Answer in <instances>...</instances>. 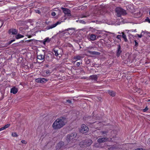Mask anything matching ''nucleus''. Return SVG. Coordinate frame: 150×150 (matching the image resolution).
<instances>
[{"mask_svg": "<svg viewBox=\"0 0 150 150\" xmlns=\"http://www.w3.org/2000/svg\"><path fill=\"white\" fill-rule=\"evenodd\" d=\"M96 35L94 34H91L90 36V39L93 41L96 40Z\"/></svg>", "mask_w": 150, "mask_h": 150, "instance_id": "nucleus-20", "label": "nucleus"}, {"mask_svg": "<svg viewBox=\"0 0 150 150\" xmlns=\"http://www.w3.org/2000/svg\"><path fill=\"white\" fill-rule=\"evenodd\" d=\"M102 134H105L106 133H107V132L106 131H101V132Z\"/></svg>", "mask_w": 150, "mask_h": 150, "instance_id": "nucleus-38", "label": "nucleus"}, {"mask_svg": "<svg viewBox=\"0 0 150 150\" xmlns=\"http://www.w3.org/2000/svg\"><path fill=\"white\" fill-rule=\"evenodd\" d=\"M65 118L63 117L57 119L52 124V128L54 130L60 129L65 124Z\"/></svg>", "mask_w": 150, "mask_h": 150, "instance_id": "nucleus-2", "label": "nucleus"}, {"mask_svg": "<svg viewBox=\"0 0 150 150\" xmlns=\"http://www.w3.org/2000/svg\"><path fill=\"white\" fill-rule=\"evenodd\" d=\"M92 143V141L90 139H86L85 140V145L87 146H90Z\"/></svg>", "mask_w": 150, "mask_h": 150, "instance_id": "nucleus-8", "label": "nucleus"}, {"mask_svg": "<svg viewBox=\"0 0 150 150\" xmlns=\"http://www.w3.org/2000/svg\"><path fill=\"white\" fill-rule=\"evenodd\" d=\"M131 32H137V31H136V29H135V30H130Z\"/></svg>", "mask_w": 150, "mask_h": 150, "instance_id": "nucleus-41", "label": "nucleus"}, {"mask_svg": "<svg viewBox=\"0 0 150 150\" xmlns=\"http://www.w3.org/2000/svg\"><path fill=\"white\" fill-rule=\"evenodd\" d=\"M18 89L15 87H14L11 89L10 92L11 93L15 94L18 92Z\"/></svg>", "mask_w": 150, "mask_h": 150, "instance_id": "nucleus-11", "label": "nucleus"}, {"mask_svg": "<svg viewBox=\"0 0 150 150\" xmlns=\"http://www.w3.org/2000/svg\"><path fill=\"white\" fill-rule=\"evenodd\" d=\"M122 37L124 38L125 41L126 42L127 40L126 35L124 33H122Z\"/></svg>", "mask_w": 150, "mask_h": 150, "instance_id": "nucleus-22", "label": "nucleus"}, {"mask_svg": "<svg viewBox=\"0 0 150 150\" xmlns=\"http://www.w3.org/2000/svg\"><path fill=\"white\" fill-rule=\"evenodd\" d=\"M89 53L91 54L96 55H99L100 54V52L96 51H90Z\"/></svg>", "mask_w": 150, "mask_h": 150, "instance_id": "nucleus-17", "label": "nucleus"}, {"mask_svg": "<svg viewBox=\"0 0 150 150\" xmlns=\"http://www.w3.org/2000/svg\"><path fill=\"white\" fill-rule=\"evenodd\" d=\"M108 92L110 95L112 96H114L115 95V92L112 91L108 90Z\"/></svg>", "mask_w": 150, "mask_h": 150, "instance_id": "nucleus-15", "label": "nucleus"}, {"mask_svg": "<svg viewBox=\"0 0 150 150\" xmlns=\"http://www.w3.org/2000/svg\"><path fill=\"white\" fill-rule=\"evenodd\" d=\"M94 113V112H93V113H92V114Z\"/></svg>", "mask_w": 150, "mask_h": 150, "instance_id": "nucleus-49", "label": "nucleus"}, {"mask_svg": "<svg viewBox=\"0 0 150 150\" xmlns=\"http://www.w3.org/2000/svg\"><path fill=\"white\" fill-rule=\"evenodd\" d=\"M76 21L79 23L84 24V21L82 19H79L78 20H76Z\"/></svg>", "mask_w": 150, "mask_h": 150, "instance_id": "nucleus-23", "label": "nucleus"}, {"mask_svg": "<svg viewBox=\"0 0 150 150\" xmlns=\"http://www.w3.org/2000/svg\"><path fill=\"white\" fill-rule=\"evenodd\" d=\"M84 142H82L80 144V145L81 147H84Z\"/></svg>", "mask_w": 150, "mask_h": 150, "instance_id": "nucleus-27", "label": "nucleus"}, {"mask_svg": "<svg viewBox=\"0 0 150 150\" xmlns=\"http://www.w3.org/2000/svg\"><path fill=\"white\" fill-rule=\"evenodd\" d=\"M97 79L98 76L97 75H91L89 77L90 79L95 81H97Z\"/></svg>", "mask_w": 150, "mask_h": 150, "instance_id": "nucleus-9", "label": "nucleus"}, {"mask_svg": "<svg viewBox=\"0 0 150 150\" xmlns=\"http://www.w3.org/2000/svg\"><path fill=\"white\" fill-rule=\"evenodd\" d=\"M108 139L107 137L100 138L98 139L97 142L100 143L104 142L107 141Z\"/></svg>", "mask_w": 150, "mask_h": 150, "instance_id": "nucleus-7", "label": "nucleus"}, {"mask_svg": "<svg viewBox=\"0 0 150 150\" xmlns=\"http://www.w3.org/2000/svg\"><path fill=\"white\" fill-rule=\"evenodd\" d=\"M21 142L23 144H26L27 143V142H26V141H25L24 140H22Z\"/></svg>", "mask_w": 150, "mask_h": 150, "instance_id": "nucleus-35", "label": "nucleus"}, {"mask_svg": "<svg viewBox=\"0 0 150 150\" xmlns=\"http://www.w3.org/2000/svg\"><path fill=\"white\" fill-rule=\"evenodd\" d=\"M145 21L150 23V19L148 17H147L145 19Z\"/></svg>", "mask_w": 150, "mask_h": 150, "instance_id": "nucleus-26", "label": "nucleus"}, {"mask_svg": "<svg viewBox=\"0 0 150 150\" xmlns=\"http://www.w3.org/2000/svg\"><path fill=\"white\" fill-rule=\"evenodd\" d=\"M121 35H118L117 36L116 38L118 39H120V38L121 37Z\"/></svg>", "mask_w": 150, "mask_h": 150, "instance_id": "nucleus-36", "label": "nucleus"}, {"mask_svg": "<svg viewBox=\"0 0 150 150\" xmlns=\"http://www.w3.org/2000/svg\"><path fill=\"white\" fill-rule=\"evenodd\" d=\"M140 91H141L140 89H139V90H138V91H137L136 92H137L139 93H141V92Z\"/></svg>", "mask_w": 150, "mask_h": 150, "instance_id": "nucleus-43", "label": "nucleus"}, {"mask_svg": "<svg viewBox=\"0 0 150 150\" xmlns=\"http://www.w3.org/2000/svg\"><path fill=\"white\" fill-rule=\"evenodd\" d=\"M76 134L75 133H72L71 134L68 135L67 137L66 141L69 144H67L68 146H66V145H64V142H60L57 144V149H60L61 148L64 149L72 146L73 145L71 146L70 145V144L72 143L73 141L75 140V139H73L76 137Z\"/></svg>", "mask_w": 150, "mask_h": 150, "instance_id": "nucleus-1", "label": "nucleus"}, {"mask_svg": "<svg viewBox=\"0 0 150 150\" xmlns=\"http://www.w3.org/2000/svg\"><path fill=\"white\" fill-rule=\"evenodd\" d=\"M10 124H8L6 125H5L4 127V128H5V129L8 128V127H9L10 126Z\"/></svg>", "mask_w": 150, "mask_h": 150, "instance_id": "nucleus-33", "label": "nucleus"}, {"mask_svg": "<svg viewBox=\"0 0 150 150\" xmlns=\"http://www.w3.org/2000/svg\"><path fill=\"white\" fill-rule=\"evenodd\" d=\"M113 147H112V148H113L114 147V145H113Z\"/></svg>", "mask_w": 150, "mask_h": 150, "instance_id": "nucleus-50", "label": "nucleus"}, {"mask_svg": "<svg viewBox=\"0 0 150 150\" xmlns=\"http://www.w3.org/2000/svg\"><path fill=\"white\" fill-rule=\"evenodd\" d=\"M81 58V57L79 55L76 56L74 57L73 60H75L74 61H76L80 59Z\"/></svg>", "mask_w": 150, "mask_h": 150, "instance_id": "nucleus-18", "label": "nucleus"}, {"mask_svg": "<svg viewBox=\"0 0 150 150\" xmlns=\"http://www.w3.org/2000/svg\"><path fill=\"white\" fill-rule=\"evenodd\" d=\"M60 23H59V22H57L55 24H52V25H51L50 26L49 28H48V29H52V28H53L55 27L57 25H58V24H59Z\"/></svg>", "mask_w": 150, "mask_h": 150, "instance_id": "nucleus-16", "label": "nucleus"}, {"mask_svg": "<svg viewBox=\"0 0 150 150\" xmlns=\"http://www.w3.org/2000/svg\"><path fill=\"white\" fill-rule=\"evenodd\" d=\"M148 110V108L147 107H146L143 110V112H146Z\"/></svg>", "mask_w": 150, "mask_h": 150, "instance_id": "nucleus-29", "label": "nucleus"}, {"mask_svg": "<svg viewBox=\"0 0 150 150\" xmlns=\"http://www.w3.org/2000/svg\"><path fill=\"white\" fill-rule=\"evenodd\" d=\"M134 42H135V46L136 47H137L138 45V43L137 42V41L136 40H135L134 41Z\"/></svg>", "mask_w": 150, "mask_h": 150, "instance_id": "nucleus-34", "label": "nucleus"}, {"mask_svg": "<svg viewBox=\"0 0 150 150\" xmlns=\"http://www.w3.org/2000/svg\"><path fill=\"white\" fill-rule=\"evenodd\" d=\"M15 41V40H11L10 42H9L7 44V45H8L11 44L14 41Z\"/></svg>", "mask_w": 150, "mask_h": 150, "instance_id": "nucleus-28", "label": "nucleus"}, {"mask_svg": "<svg viewBox=\"0 0 150 150\" xmlns=\"http://www.w3.org/2000/svg\"><path fill=\"white\" fill-rule=\"evenodd\" d=\"M24 37V36L20 34H18L16 36V38L17 39H18Z\"/></svg>", "mask_w": 150, "mask_h": 150, "instance_id": "nucleus-21", "label": "nucleus"}, {"mask_svg": "<svg viewBox=\"0 0 150 150\" xmlns=\"http://www.w3.org/2000/svg\"><path fill=\"white\" fill-rule=\"evenodd\" d=\"M149 14L150 15V10L149 11Z\"/></svg>", "mask_w": 150, "mask_h": 150, "instance_id": "nucleus-47", "label": "nucleus"}, {"mask_svg": "<svg viewBox=\"0 0 150 150\" xmlns=\"http://www.w3.org/2000/svg\"><path fill=\"white\" fill-rule=\"evenodd\" d=\"M45 58L47 60L50 61V60L49 59V56H46L45 57Z\"/></svg>", "mask_w": 150, "mask_h": 150, "instance_id": "nucleus-37", "label": "nucleus"}, {"mask_svg": "<svg viewBox=\"0 0 150 150\" xmlns=\"http://www.w3.org/2000/svg\"><path fill=\"white\" fill-rule=\"evenodd\" d=\"M35 11L36 13H38L39 14L40 13V11L39 10H35Z\"/></svg>", "mask_w": 150, "mask_h": 150, "instance_id": "nucleus-39", "label": "nucleus"}, {"mask_svg": "<svg viewBox=\"0 0 150 150\" xmlns=\"http://www.w3.org/2000/svg\"><path fill=\"white\" fill-rule=\"evenodd\" d=\"M88 130V127L85 125V133L87 132Z\"/></svg>", "mask_w": 150, "mask_h": 150, "instance_id": "nucleus-30", "label": "nucleus"}, {"mask_svg": "<svg viewBox=\"0 0 150 150\" xmlns=\"http://www.w3.org/2000/svg\"><path fill=\"white\" fill-rule=\"evenodd\" d=\"M137 35L138 36V37L139 38H142V34L139 35V34H137Z\"/></svg>", "mask_w": 150, "mask_h": 150, "instance_id": "nucleus-42", "label": "nucleus"}, {"mask_svg": "<svg viewBox=\"0 0 150 150\" xmlns=\"http://www.w3.org/2000/svg\"><path fill=\"white\" fill-rule=\"evenodd\" d=\"M61 50L60 49L57 50L55 48L53 49V51L55 53V55L56 56H57L59 55V51Z\"/></svg>", "mask_w": 150, "mask_h": 150, "instance_id": "nucleus-13", "label": "nucleus"}, {"mask_svg": "<svg viewBox=\"0 0 150 150\" xmlns=\"http://www.w3.org/2000/svg\"><path fill=\"white\" fill-rule=\"evenodd\" d=\"M61 8L66 16H70L71 15V11L69 10L67 8H64L63 7L62 8Z\"/></svg>", "mask_w": 150, "mask_h": 150, "instance_id": "nucleus-5", "label": "nucleus"}, {"mask_svg": "<svg viewBox=\"0 0 150 150\" xmlns=\"http://www.w3.org/2000/svg\"><path fill=\"white\" fill-rule=\"evenodd\" d=\"M134 150H136V149H134Z\"/></svg>", "mask_w": 150, "mask_h": 150, "instance_id": "nucleus-51", "label": "nucleus"}, {"mask_svg": "<svg viewBox=\"0 0 150 150\" xmlns=\"http://www.w3.org/2000/svg\"><path fill=\"white\" fill-rule=\"evenodd\" d=\"M45 58L44 55L40 54L37 55V59L39 60H42Z\"/></svg>", "mask_w": 150, "mask_h": 150, "instance_id": "nucleus-12", "label": "nucleus"}, {"mask_svg": "<svg viewBox=\"0 0 150 150\" xmlns=\"http://www.w3.org/2000/svg\"><path fill=\"white\" fill-rule=\"evenodd\" d=\"M51 14L52 16H54L56 15V13L54 11H52V12Z\"/></svg>", "mask_w": 150, "mask_h": 150, "instance_id": "nucleus-31", "label": "nucleus"}, {"mask_svg": "<svg viewBox=\"0 0 150 150\" xmlns=\"http://www.w3.org/2000/svg\"><path fill=\"white\" fill-rule=\"evenodd\" d=\"M67 101L69 103H71V101L70 100H67Z\"/></svg>", "mask_w": 150, "mask_h": 150, "instance_id": "nucleus-46", "label": "nucleus"}, {"mask_svg": "<svg viewBox=\"0 0 150 150\" xmlns=\"http://www.w3.org/2000/svg\"><path fill=\"white\" fill-rule=\"evenodd\" d=\"M51 72L50 71V70H49L46 71V73L47 75V76H49L51 74Z\"/></svg>", "mask_w": 150, "mask_h": 150, "instance_id": "nucleus-25", "label": "nucleus"}, {"mask_svg": "<svg viewBox=\"0 0 150 150\" xmlns=\"http://www.w3.org/2000/svg\"><path fill=\"white\" fill-rule=\"evenodd\" d=\"M43 41V43L44 45H45L46 42H49L50 41V39L49 38L47 37L44 39Z\"/></svg>", "mask_w": 150, "mask_h": 150, "instance_id": "nucleus-19", "label": "nucleus"}, {"mask_svg": "<svg viewBox=\"0 0 150 150\" xmlns=\"http://www.w3.org/2000/svg\"><path fill=\"white\" fill-rule=\"evenodd\" d=\"M80 132L81 133H84V125H81V128L80 129Z\"/></svg>", "mask_w": 150, "mask_h": 150, "instance_id": "nucleus-14", "label": "nucleus"}, {"mask_svg": "<svg viewBox=\"0 0 150 150\" xmlns=\"http://www.w3.org/2000/svg\"><path fill=\"white\" fill-rule=\"evenodd\" d=\"M79 65H80L79 62H77L76 63V66H79Z\"/></svg>", "mask_w": 150, "mask_h": 150, "instance_id": "nucleus-45", "label": "nucleus"}, {"mask_svg": "<svg viewBox=\"0 0 150 150\" xmlns=\"http://www.w3.org/2000/svg\"><path fill=\"white\" fill-rule=\"evenodd\" d=\"M92 122V123H94L95 122Z\"/></svg>", "mask_w": 150, "mask_h": 150, "instance_id": "nucleus-48", "label": "nucleus"}, {"mask_svg": "<svg viewBox=\"0 0 150 150\" xmlns=\"http://www.w3.org/2000/svg\"><path fill=\"white\" fill-rule=\"evenodd\" d=\"M9 33L12 35H16L18 33V31L14 29H11L9 31Z\"/></svg>", "mask_w": 150, "mask_h": 150, "instance_id": "nucleus-10", "label": "nucleus"}, {"mask_svg": "<svg viewBox=\"0 0 150 150\" xmlns=\"http://www.w3.org/2000/svg\"><path fill=\"white\" fill-rule=\"evenodd\" d=\"M47 80L44 78H38L36 79L35 80L36 82L38 83H45L47 81Z\"/></svg>", "mask_w": 150, "mask_h": 150, "instance_id": "nucleus-6", "label": "nucleus"}, {"mask_svg": "<svg viewBox=\"0 0 150 150\" xmlns=\"http://www.w3.org/2000/svg\"><path fill=\"white\" fill-rule=\"evenodd\" d=\"M117 48L116 51V56L118 57H120L121 54H122V51L120 45V44H118L117 45Z\"/></svg>", "mask_w": 150, "mask_h": 150, "instance_id": "nucleus-4", "label": "nucleus"}, {"mask_svg": "<svg viewBox=\"0 0 150 150\" xmlns=\"http://www.w3.org/2000/svg\"><path fill=\"white\" fill-rule=\"evenodd\" d=\"M149 101H150V100H149Z\"/></svg>", "mask_w": 150, "mask_h": 150, "instance_id": "nucleus-52", "label": "nucleus"}, {"mask_svg": "<svg viewBox=\"0 0 150 150\" xmlns=\"http://www.w3.org/2000/svg\"><path fill=\"white\" fill-rule=\"evenodd\" d=\"M11 135L12 137H18V135L17 134L16 132H13L12 133Z\"/></svg>", "mask_w": 150, "mask_h": 150, "instance_id": "nucleus-24", "label": "nucleus"}, {"mask_svg": "<svg viewBox=\"0 0 150 150\" xmlns=\"http://www.w3.org/2000/svg\"><path fill=\"white\" fill-rule=\"evenodd\" d=\"M116 12L117 13V16L118 17H121V16L125 15L127 14L126 11L120 7H118L116 8Z\"/></svg>", "mask_w": 150, "mask_h": 150, "instance_id": "nucleus-3", "label": "nucleus"}, {"mask_svg": "<svg viewBox=\"0 0 150 150\" xmlns=\"http://www.w3.org/2000/svg\"><path fill=\"white\" fill-rule=\"evenodd\" d=\"M5 129L4 127L0 128V131Z\"/></svg>", "mask_w": 150, "mask_h": 150, "instance_id": "nucleus-40", "label": "nucleus"}, {"mask_svg": "<svg viewBox=\"0 0 150 150\" xmlns=\"http://www.w3.org/2000/svg\"><path fill=\"white\" fill-rule=\"evenodd\" d=\"M3 21L1 20H0V28L3 25Z\"/></svg>", "mask_w": 150, "mask_h": 150, "instance_id": "nucleus-32", "label": "nucleus"}, {"mask_svg": "<svg viewBox=\"0 0 150 150\" xmlns=\"http://www.w3.org/2000/svg\"><path fill=\"white\" fill-rule=\"evenodd\" d=\"M73 28H68L67 29H66V30H67V31H69V30H73Z\"/></svg>", "mask_w": 150, "mask_h": 150, "instance_id": "nucleus-44", "label": "nucleus"}]
</instances>
